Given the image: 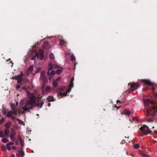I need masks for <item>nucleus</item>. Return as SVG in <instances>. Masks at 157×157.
I'll list each match as a JSON object with an SVG mask.
<instances>
[{
    "label": "nucleus",
    "mask_w": 157,
    "mask_h": 157,
    "mask_svg": "<svg viewBox=\"0 0 157 157\" xmlns=\"http://www.w3.org/2000/svg\"><path fill=\"white\" fill-rule=\"evenodd\" d=\"M22 89H26V88H25V87H23V88H22Z\"/></svg>",
    "instance_id": "09e8293b"
},
{
    "label": "nucleus",
    "mask_w": 157,
    "mask_h": 157,
    "mask_svg": "<svg viewBox=\"0 0 157 157\" xmlns=\"http://www.w3.org/2000/svg\"><path fill=\"white\" fill-rule=\"evenodd\" d=\"M2 150V151H5L6 150V146L4 145H2L1 146Z\"/></svg>",
    "instance_id": "bb28decb"
},
{
    "label": "nucleus",
    "mask_w": 157,
    "mask_h": 157,
    "mask_svg": "<svg viewBox=\"0 0 157 157\" xmlns=\"http://www.w3.org/2000/svg\"><path fill=\"white\" fill-rule=\"evenodd\" d=\"M18 139H19V141L20 142V144L21 145H23L22 142V141L21 140V137L20 136H18Z\"/></svg>",
    "instance_id": "473e14b6"
},
{
    "label": "nucleus",
    "mask_w": 157,
    "mask_h": 157,
    "mask_svg": "<svg viewBox=\"0 0 157 157\" xmlns=\"http://www.w3.org/2000/svg\"><path fill=\"white\" fill-rule=\"evenodd\" d=\"M9 133V130L8 129H6L4 130L5 135L6 136H7Z\"/></svg>",
    "instance_id": "f3484780"
},
{
    "label": "nucleus",
    "mask_w": 157,
    "mask_h": 157,
    "mask_svg": "<svg viewBox=\"0 0 157 157\" xmlns=\"http://www.w3.org/2000/svg\"><path fill=\"white\" fill-rule=\"evenodd\" d=\"M133 120H136V121L138 120L137 118L136 117H133Z\"/></svg>",
    "instance_id": "e433bc0d"
},
{
    "label": "nucleus",
    "mask_w": 157,
    "mask_h": 157,
    "mask_svg": "<svg viewBox=\"0 0 157 157\" xmlns=\"http://www.w3.org/2000/svg\"><path fill=\"white\" fill-rule=\"evenodd\" d=\"M2 141L4 143H6V142H9L8 140L6 138L2 139Z\"/></svg>",
    "instance_id": "a878e982"
},
{
    "label": "nucleus",
    "mask_w": 157,
    "mask_h": 157,
    "mask_svg": "<svg viewBox=\"0 0 157 157\" xmlns=\"http://www.w3.org/2000/svg\"><path fill=\"white\" fill-rule=\"evenodd\" d=\"M49 58L51 59H54V54L51 53L49 55Z\"/></svg>",
    "instance_id": "b1692460"
},
{
    "label": "nucleus",
    "mask_w": 157,
    "mask_h": 157,
    "mask_svg": "<svg viewBox=\"0 0 157 157\" xmlns=\"http://www.w3.org/2000/svg\"><path fill=\"white\" fill-rule=\"evenodd\" d=\"M43 92L44 94H46L48 93L50 90L51 87L47 86L45 87L44 86L42 88Z\"/></svg>",
    "instance_id": "1a4fd4ad"
},
{
    "label": "nucleus",
    "mask_w": 157,
    "mask_h": 157,
    "mask_svg": "<svg viewBox=\"0 0 157 157\" xmlns=\"http://www.w3.org/2000/svg\"><path fill=\"white\" fill-rule=\"evenodd\" d=\"M58 37V38L60 40H61L62 38V37L61 36H59Z\"/></svg>",
    "instance_id": "ea45409f"
},
{
    "label": "nucleus",
    "mask_w": 157,
    "mask_h": 157,
    "mask_svg": "<svg viewBox=\"0 0 157 157\" xmlns=\"http://www.w3.org/2000/svg\"><path fill=\"white\" fill-rule=\"evenodd\" d=\"M37 58V59L40 58V59H42L44 58L43 51L42 49H40L39 50L38 53L36 54L35 56H33L31 59V60H34Z\"/></svg>",
    "instance_id": "39448f33"
},
{
    "label": "nucleus",
    "mask_w": 157,
    "mask_h": 157,
    "mask_svg": "<svg viewBox=\"0 0 157 157\" xmlns=\"http://www.w3.org/2000/svg\"><path fill=\"white\" fill-rule=\"evenodd\" d=\"M49 45L48 43L47 42H46L44 44V46L45 48H48Z\"/></svg>",
    "instance_id": "aec40b11"
},
{
    "label": "nucleus",
    "mask_w": 157,
    "mask_h": 157,
    "mask_svg": "<svg viewBox=\"0 0 157 157\" xmlns=\"http://www.w3.org/2000/svg\"><path fill=\"white\" fill-rule=\"evenodd\" d=\"M11 157H15V156L13 155H12Z\"/></svg>",
    "instance_id": "de8ad7c7"
},
{
    "label": "nucleus",
    "mask_w": 157,
    "mask_h": 157,
    "mask_svg": "<svg viewBox=\"0 0 157 157\" xmlns=\"http://www.w3.org/2000/svg\"><path fill=\"white\" fill-rule=\"evenodd\" d=\"M23 76V74L21 73V74L19 75L18 76H17L15 77H13L12 78L17 80V82L18 83H20L21 81V78Z\"/></svg>",
    "instance_id": "6e6552de"
},
{
    "label": "nucleus",
    "mask_w": 157,
    "mask_h": 157,
    "mask_svg": "<svg viewBox=\"0 0 157 157\" xmlns=\"http://www.w3.org/2000/svg\"><path fill=\"white\" fill-rule=\"evenodd\" d=\"M62 68L56 65H52L51 63H49L48 64V71L47 72L48 75L49 77V79H50L51 77H50L51 75H53L56 73V72L58 74H60L62 71Z\"/></svg>",
    "instance_id": "7ed1b4c3"
},
{
    "label": "nucleus",
    "mask_w": 157,
    "mask_h": 157,
    "mask_svg": "<svg viewBox=\"0 0 157 157\" xmlns=\"http://www.w3.org/2000/svg\"><path fill=\"white\" fill-rule=\"evenodd\" d=\"M5 135H4L3 132H0V137L1 138H3L5 136Z\"/></svg>",
    "instance_id": "c85d7f7f"
},
{
    "label": "nucleus",
    "mask_w": 157,
    "mask_h": 157,
    "mask_svg": "<svg viewBox=\"0 0 157 157\" xmlns=\"http://www.w3.org/2000/svg\"><path fill=\"white\" fill-rule=\"evenodd\" d=\"M24 153L22 151H18V154L17 155V157H23L24 156Z\"/></svg>",
    "instance_id": "4468645a"
},
{
    "label": "nucleus",
    "mask_w": 157,
    "mask_h": 157,
    "mask_svg": "<svg viewBox=\"0 0 157 157\" xmlns=\"http://www.w3.org/2000/svg\"><path fill=\"white\" fill-rule=\"evenodd\" d=\"M142 155L145 157H149L145 153H143Z\"/></svg>",
    "instance_id": "c9c22d12"
},
{
    "label": "nucleus",
    "mask_w": 157,
    "mask_h": 157,
    "mask_svg": "<svg viewBox=\"0 0 157 157\" xmlns=\"http://www.w3.org/2000/svg\"><path fill=\"white\" fill-rule=\"evenodd\" d=\"M140 130L145 135L150 134L151 132L148 127L145 125H143L141 127Z\"/></svg>",
    "instance_id": "423d86ee"
},
{
    "label": "nucleus",
    "mask_w": 157,
    "mask_h": 157,
    "mask_svg": "<svg viewBox=\"0 0 157 157\" xmlns=\"http://www.w3.org/2000/svg\"><path fill=\"white\" fill-rule=\"evenodd\" d=\"M11 125V123L10 121H8L5 124V126L7 128H10Z\"/></svg>",
    "instance_id": "412c9836"
},
{
    "label": "nucleus",
    "mask_w": 157,
    "mask_h": 157,
    "mask_svg": "<svg viewBox=\"0 0 157 157\" xmlns=\"http://www.w3.org/2000/svg\"><path fill=\"white\" fill-rule=\"evenodd\" d=\"M12 148L13 150H16V147L14 146H12Z\"/></svg>",
    "instance_id": "4c0bfd02"
},
{
    "label": "nucleus",
    "mask_w": 157,
    "mask_h": 157,
    "mask_svg": "<svg viewBox=\"0 0 157 157\" xmlns=\"http://www.w3.org/2000/svg\"><path fill=\"white\" fill-rule=\"evenodd\" d=\"M148 121L149 122H151L153 120L152 119L149 118L148 119Z\"/></svg>",
    "instance_id": "a19ab883"
},
{
    "label": "nucleus",
    "mask_w": 157,
    "mask_h": 157,
    "mask_svg": "<svg viewBox=\"0 0 157 157\" xmlns=\"http://www.w3.org/2000/svg\"><path fill=\"white\" fill-rule=\"evenodd\" d=\"M43 103V102L42 101H41L40 100H38L36 101V106L39 108H40L42 107Z\"/></svg>",
    "instance_id": "9d476101"
},
{
    "label": "nucleus",
    "mask_w": 157,
    "mask_h": 157,
    "mask_svg": "<svg viewBox=\"0 0 157 157\" xmlns=\"http://www.w3.org/2000/svg\"><path fill=\"white\" fill-rule=\"evenodd\" d=\"M16 132H15L13 131L12 133L11 134H12L13 135V136L15 135L16 134Z\"/></svg>",
    "instance_id": "58836bf2"
},
{
    "label": "nucleus",
    "mask_w": 157,
    "mask_h": 157,
    "mask_svg": "<svg viewBox=\"0 0 157 157\" xmlns=\"http://www.w3.org/2000/svg\"><path fill=\"white\" fill-rule=\"evenodd\" d=\"M65 88H66L64 86L61 87L59 88V92H61V91H63L65 90Z\"/></svg>",
    "instance_id": "393cba45"
},
{
    "label": "nucleus",
    "mask_w": 157,
    "mask_h": 157,
    "mask_svg": "<svg viewBox=\"0 0 157 157\" xmlns=\"http://www.w3.org/2000/svg\"><path fill=\"white\" fill-rule=\"evenodd\" d=\"M20 86L19 85H18L17 86V88L18 89H19L20 88Z\"/></svg>",
    "instance_id": "79ce46f5"
},
{
    "label": "nucleus",
    "mask_w": 157,
    "mask_h": 157,
    "mask_svg": "<svg viewBox=\"0 0 157 157\" xmlns=\"http://www.w3.org/2000/svg\"><path fill=\"white\" fill-rule=\"evenodd\" d=\"M18 121L20 124H23V125H25V123L23 121H22L21 120H18Z\"/></svg>",
    "instance_id": "7c9ffc66"
},
{
    "label": "nucleus",
    "mask_w": 157,
    "mask_h": 157,
    "mask_svg": "<svg viewBox=\"0 0 157 157\" xmlns=\"http://www.w3.org/2000/svg\"><path fill=\"white\" fill-rule=\"evenodd\" d=\"M142 82L144 83L145 84L148 85H151L152 88L153 90V94L154 97L157 98V101L156 99L155 101L152 100H151L149 99H143V101L145 106H147L150 105H154L155 102H157V93H156L154 91L156 88H157V85L154 84H153L149 80L147 79H144L142 80Z\"/></svg>",
    "instance_id": "f03ea898"
},
{
    "label": "nucleus",
    "mask_w": 157,
    "mask_h": 157,
    "mask_svg": "<svg viewBox=\"0 0 157 157\" xmlns=\"http://www.w3.org/2000/svg\"><path fill=\"white\" fill-rule=\"evenodd\" d=\"M140 147V145L138 144H136L134 145V147L135 149H137Z\"/></svg>",
    "instance_id": "c756f323"
},
{
    "label": "nucleus",
    "mask_w": 157,
    "mask_h": 157,
    "mask_svg": "<svg viewBox=\"0 0 157 157\" xmlns=\"http://www.w3.org/2000/svg\"><path fill=\"white\" fill-rule=\"evenodd\" d=\"M130 92H128V94H129V93H130Z\"/></svg>",
    "instance_id": "603ef678"
},
{
    "label": "nucleus",
    "mask_w": 157,
    "mask_h": 157,
    "mask_svg": "<svg viewBox=\"0 0 157 157\" xmlns=\"http://www.w3.org/2000/svg\"><path fill=\"white\" fill-rule=\"evenodd\" d=\"M18 144V142L17 140L16 142V144L17 145Z\"/></svg>",
    "instance_id": "37998d69"
},
{
    "label": "nucleus",
    "mask_w": 157,
    "mask_h": 157,
    "mask_svg": "<svg viewBox=\"0 0 157 157\" xmlns=\"http://www.w3.org/2000/svg\"><path fill=\"white\" fill-rule=\"evenodd\" d=\"M2 113L3 115H6L7 114L8 111L6 109H2Z\"/></svg>",
    "instance_id": "6ab92c4d"
},
{
    "label": "nucleus",
    "mask_w": 157,
    "mask_h": 157,
    "mask_svg": "<svg viewBox=\"0 0 157 157\" xmlns=\"http://www.w3.org/2000/svg\"><path fill=\"white\" fill-rule=\"evenodd\" d=\"M76 63H75V65H76Z\"/></svg>",
    "instance_id": "864d4df0"
},
{
    "label": "nucleus",
    "mask_w": 157,
    "mask_h": 157,
    "mask_svg": "<svg viewBox=\"0 0 157 157\" xmlns=\"http://www.w3.org/2000/svg\"><path fill=\"white\" fill-rule=\"evenodd\" d=\"M75 60V58L74 56H71V60L73 61Z\"/></svg>",
    "instance_id": "f704fd0d"
},
{
    "label": "nucleus",
    "mask_w": 157,
    "mask_h": 157,
    "mask_svg": "<svg viewBox=\"0 0 157 157\" xmlns=\"http://www.w3.org/2000/svg\"><path fill=\"white\" fill-rule=\"evenodd\" d=\"M118 101H119L118 100H117V102H118Z\"/></svg>",
    "instance_id": "3c124183"
},
{
    "label": "nucleus",
    "mask_w": 157,
    "mask_h": 157,
    "mask_svg": "<svg viewBox=\"0 0 157 157\" xmlns=\"http://www.w3.org/2000/svg\"><path fill=\"white\" fill-rule=\"evenodd\" d=\"M13 114L12 112H11L10 111H8L7 115H6V117H10L11 118L13 119L14 117L12 116V114Z\"/></svg>",
    "instance_id": "2eb2a0df"
},
{
    "label": "nucleus",
    "mask_w": 157,
    "mask_h": 157,
    "mask_svg": "<svg viewBox=\"0 0 157 157\" xmlns=\"http://www.w3.org/2000/svg\"><path fill=\"white\" fill-rule=\"evenodd\" d=\"M10 139L11 140L14 141L15 140V138L14 137V136L12 134H11L10 136Z\"/></svg>",
    "instance_id": "cd10ccee"
},
{
    "label": "nucleus",
    "mask_w": 157,
    "mask_h": 157,
    "mask_svg": "<svg viewBox=\"0 0 157 157\" xmlns=\"http://www.w3.org/2000/svg\"><path fill=\"white\" fill-rule=\"evenodd\" d=\"M27 94L29 99L27 100L24 99L21 101L18 112L24 113L25 112L28 111L32 108L33 105L35 103L36 98L34 94L28 91H27ZM18 105L17 102L16 103V105L13 104H11L12 112L15 116L18 113L17 111L15 110L16 107Z\"/></svg>",
    "instance_id": "f257e3e1"
},
{
    "label": "nucleus",
    "mask_w": 157,
    "mask_h": 157,
    "mask_svg": "<svg viewBox=\"0 0 157 157\" xmlns=\"http://www.w3.org/2000/svg\"><path fill=\"white\" fill-rule=\"evenodd\" d=\"M33 69V66H31L30 67L27 69L26 71L27 74L29 75L32 72Z\"/></svg>",
    "instance_id": "f8f14e48"
},
{
    "label": "nucleus",
    "mask_w": 157,
    "mask_h": 157,
    "mask_svg": "<svg viewBox=\"0 0 157 157\" xmlns=\"http://www.w3.org/2000/svg\"><path fill=\"white\" fill-rule=\"evenodd\" d=\"M40 68H38L37 70V72L39 71H40Z\"/></svg>",
    "instance_id": "a18cd8bd"
},
{
    "label": "nucleus",
    "mask_w": 157,
    "mask_h": 157,
    "mask_svg": "<svg viewBox=\"0 0 157 157\" xmlns=\"http://www.w3.org/2000/svg\"><path fill=\"white\" fill-rule=\"evenodd\" d=\"M61 79V77L60 76H59L55 80V81H56L57 82L59 81Z\"/></svg>",
    "instance_id": "72a5a7b5"
},
{
    "label": "nucleus",
    "mask_w": 157,
    "mask_h": 157,
    "mask_svg": "<svg viewBox=\"0 0 157 157\" xmlns=\"http://www.w3.org/2000/svg\"><path fill=\"white\" fill-rule=\"evenodd\" d=\"M53 86L55 87H56L58 85L57 82L55 80H54L53 82L52 83Z\"/></svg>",
    "instance_id": "5701e85b"
},
{
    "label": "nucleus",
    "mask_w": 157,
    "mask_h": 157,
    "mask_svg": "<svg viewBox=\"0 0 157 157\" xmlns=\"http://www.w3.org/2000/svg\"><path fill=\"white\" fill-rule=\"evenodd\" d=\"M45 73V71H42L41 74L40 78L41 79L43 80L44 78V75Z\"/></svg>",
    "instance_id": "dca6fc26"
},
{
    "label": "nucleus",
    "mask_w": 157,
    "mask_h": 157,
    "mask_svg": "<svg viewBox=\"0 0 157 157\" xmlns=\"http://www.w3.org/2000/svg\"><path fill=\"white\" fill-rule=\"evenodd\" d=\"M139 87L140 85L138 83H133L131 84L130 88L129 90L131 92L132 91Z\"/></svg>",
    "instance_id": "0eeeda50"
},
{
    "label": "nucleus",
    "mask_w": 157,
    "mask_h": 157,
    "mask_svg": "<svg viewBox=\"0 0 157 157\" xmlns=\"http://www.w3.org/2000/svg\"><path fill=\"white\" fill-rule=\"evenodd\" d=\"M50 105H51V104H50V103H48V106H50Z\"/></svg>",
    "instance_id": "49530a36"
},
{
    "label": "nucleus",
    "mask_w": 157,
    "mask_h": 157,
    "mask_svg": "<svg viewBox=\"0 0 157 157\" xmlns=\"http://www.w3.org/2000/svg\"><path fill=\"white\" fill-rule=\"evenodd\" d=\"M74 81V78L72 77L71 80L69 88L66 89V92L64 93L61 92L59 93L58 94L59 97H61V98H62L63 97L66 96L67 95V93H69L71 91V88L73 87Z\"/></svg>",
    "instance_id": "20e7f679"
},
{
    "label": "nucleus",
    "mask_w": 157,
    "mask_h": 157,
    "mask_svg": "<svg viewBox=\"0 0 157 157\" xmlns=\"http://www.w3.org/2000/svg\"><path fill=\"white\" fill-rule=\"evenodd\" d=\"M60 45H63L64 44L65 45H66V43L64 40H61L59 42Z\"/></svg>",
    "instance_id": "4be33fe9"
},
{
    "label": "nucleus",
    "mask_w": 157,
    "mask_h": 157,
    "mask_svg": "<svg viewBox=\"0 0 157 157\" xmlns=\"http://www.w3.org/2000/svg\"><path fill=\"white\" fill-rule=\"evenodd\" d=\"M154 132L155 133H157V130H155L154 131Z\"/></svg>",
    "instance_id": "c03bdc74"
},
{
    "label": "nucleus",
    "mask_w": 157,
    "mask_h": 157,
    "mask_svg": "<svg viewBox=\"0 0 157 157\" xmlns=\"http://www.w3.org/2000/svg\"><path fill=\"white\" fill-rule=\"evenodd\" d=\"M5 118H2L1 120H0V124H1L2 123L4 122L5 121Z\"/></svg>",
    "instance_id": "2f4dec72"
},
{
    "label": "nucleus",
    "mask_w": 157,
    "mask_h": 157,
    "mask_svg": "<svg viewBox=\"0 0 157 157\" xmlns=\"http://www.w3.org/2000/svg\"><path fill=\"white\" fill-rule=\"evenodd\" d=\"M47 100L49 101H53L54 98L52 96H49L47 98Z\"/></svg>",
    "instance_id": "a211bd4d"
},
{
    "label": "nucleus",
    "mask_w": 157,
    "mask_h": 157,
    "mask_svg": "<svg viewBox=\"0 0 157 157\" xmlns=\"http://www.w3.org/2000/svg\"><path fill=\"white\" fill-rule=\"evenodd\" d=\"M8 61H9V62H10V59H9Z\"/></svg>",
    "instance_id": "8fccbe9b"
},
{
    "label": "nucleus",
    "mask_w": 157,
    "mask_h": 157,
    "mask_svg": "<svg viewBox=\"0 0 157 157\" xmlns=\"http://www.w3.org/2000/svg\"><path fill=\"white\" fill-rule=\"evenodd\" d=\"M133 113V111H130L128 110L125 109L124 110L123 112V114H127L128 115H129L131 114H132Z\"/></svg>",
    "instance_id": "9b49d317"
},
{
    "label": "nucleus",
    "mask_w": 157,
    "mask_h": 157,
    "mask_svg": "<svg viewBox=\"0 0 157 157\" xmlns=\"http://www.w3.org/2000/svg\"><path fill=\"white\" fill-rule=\"evenodd\" d=\"M13 142H10L9 143L6 144V146L7 148V149L8 150H11V146L13 145Z\"/></svg>",
    "instance_id": "ddd939ff"
}]
</instances>
